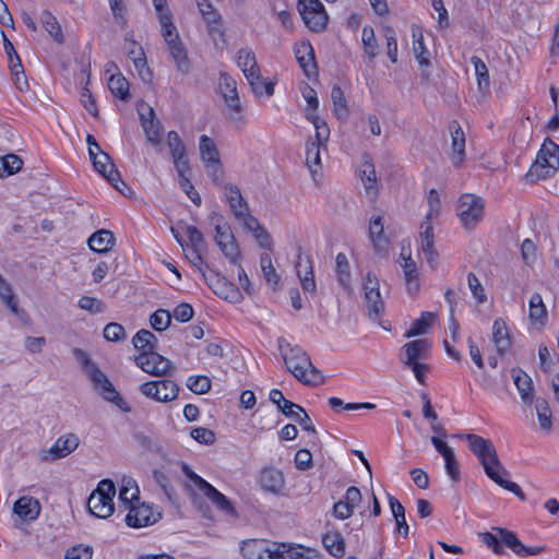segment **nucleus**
<instances>
[{
    "mask_svg": "<svg viewBox=\"0 0 559 559\" xmlns=\"http://www.w3.org/2000/svg\"><path fill=\"white\" fill-rule=\"evenodd\" d=\"M457 438H464L468 441L471 451L477 456L486 475L491 480L503 489L514 493L521 500H525L526 497L521 487L516 483L503 478V476L509 475V472L501 464L491 440L474 433L457 435Z\"/></svg>",
    "mask_w": 559,
    "mask_h": 559,
    "instance_id": "nucleus-1",
    "label": "nucleus"
},
{
    "mask_svg": "<svg viewBox=\"0 0 559 559\" xmlns=\"http://www.w3.org/2000/svg\"><path fill=\"white\" fill-rule=\"evenodd\" d=\"M278 348L287 370L298 381L310 386L324 382L321 371L312 365L310 357L300 346H293L285 338H280Z\"/></svg>",
    "mask_w": 559,
    "mask_h": 559,
    "instance_id": "nucleus-2",
    "label": "nucleus"
},
{
    "mask_svg": "<svg viewBox=\"0 0 559 559\" xmlns=\"http://www.w3.org/2000/svg\"><path fill=\"white\" fill-rule=\"evenodd\" d=\"M492 530L497 532V534L485 532L480 533L479 537L481 542L496 555L504 554V549L501 546L499 539H501L508 548H510L515 555L520 557L537 556L545 550L544 546L527 547L523 545L515 533L507 528L493 527Z\"/></svg>",
    "mask_w": 559,
    "mask_h": 559,
    "instance_id": "nucleus-3",
    "label": "nucleus"
},
{
    "mask_svg": "<svg viewBox=\"0 0 559 559\" xmlns=\"http://www.w3.org/2000/svg\"><path fill=\"white\" fill-rule=\"evenodd\" d=\"M559 169V145L551 139L546 138L537 152L534 163L525 175L527 183H535L538 180L554 176Z\"/></svg>",
    "mask_w": 559,
    "mask_h": 559,
    "instance_id": "nucleus-4",
    "label": "nucleus"
},
{
    "mask_svg": "<svg viewBox=\"0 0 559 559\" xmlns=\"http://www.w3.org/2000/svg\"><path fill=\"white\" fill-rule=\"evenodd\" d=\"M218 91L224 98L228 117L237 128L245 126L243 107L237 91L236 81L227 73H221L218 80Z\"/></svg>",
    "mask_w": 559,
    "mask_h": 559,
    "instance_id": "nucleus-5",
    "label": "nucleus"
},
{
    "mask_svg": "<svg viewBox=\"0 0 559 559\" xmlns=\"http://www.w3.org/2000/svg\"><path fill=\"white\" fill-rule=\"evenodd\" d=\"M115 484L110 479L100 480L97 488L88 498L87 507L90 512L99 519H107L115 511Z\"/></svg>",
    "mask_w": 559,
    "mask_h": 559,
    "instance_id": "nucleus-6",
    "label": "nucleus"
},
{
    "mask_svg": "<svg viewBox=\"0 0 559 559\" xmlns=\"http://www.w3.org/2000/svg\"><path fill=\"white\" fill-rule=\"evenodd\" d=\"M162 26V35L167 44L169 55L176 66V69L187 74L190 71V61L188 58L187 50L179 38L176 26L173 22Z\"/></svg>",
    "mask_w": 559,
    "mask_h": 559,
    "instance_id": "nucleus-7",
    "label": "nucleus"
},
{
    "mask_svg": "<svg viewBox=\"0 0 559 559\" xmlns=\"http://www.w3.org/2000/svg\"><path fill=\"white\" fill-rule=\"evenodd\" d=\"M298 11L312 32H323L326 28L329 16L320 0H299Z\"/></svg>",
    "mask_w": 559,
    "mask_h": 559,
    "instance_id": "nucleus-8",
    "label": "nucleus"
},
{
    "mask_svg": "<svg viewBox=\"0 0 559 559\" xmlns=\"http://www.w3.org/2000/svg\"><path fill=\"white\" fill-rule=\"evenodd\" d=\"M182 472L185 476L193 483V485L205 496L207 497L214 504L217 506L222 511L234 514L235 509L231 506V502L219 492L216 488H214L210 483L203 479L201 476L195 474L187 464H182Z\"/></svg>",
    "mask_w": 559,
    "mask_h": 559,
    "instance_id": "nucleus-9",
    "label": "nucleus"
},
{
    "mask_svg": "<svg viewBox=\"0 0 559 559\" xmlns=\"http://www.w3.org/2000/svg\"><path fill=\"white\" fill-rule=\"evenodd\" d=\"M484 201L475 194H463L457 203V215L467 228L475 227L484 216Z\"/></svg>",
    "mask_w": 559,
    "mask_h": 559,
    "instance_id": "nucleus-10",
    "label": "nucleus"
},
{
    "mask_svg": "<svg viewBox=\"0 0 559 559\" xmlns=\"http://www.w3.org/2000/svg\"><path fill=\"white\" fill-rule=\"evenodd\" d=\"M202 277L209 285V287L218 297L235 304L240 302L242 300V295L239 288L236 287L229 281H227V278L223 276L221 273H217L210 269L207 272H203Z\"/></svg>",
    "mask_w": 559,
    "mask_h": 559,
    "instance_id": "nucleus-11",
    "label": "nucleus"
},
{
    "mask_svg": "<svg viewBox=\"0 0 559 559\" xmlns=\"http://www.w3.org/2000/svg\"><path fill=\"white\" fill-rule=\"evenodd\" d=\"M139 390L144 396L160 403L174 401L179 393L178 384L168 379L144 382Z\"/></svg>",
    "mask_w": 559,
    "mask_h": 559,
    "instance_id": "nucleus-12",
    "label": "nucleus"
},
{
    "mask_svg": "<svg viewBox=\"0 0 559 559\" xmlns=\"http://www.w3.org/2000/svg\"><path fill=\"white\" fill-rule=\"evenodd\" d=\"M134 361L144 372L153 377H164L174 370L173 362L155 352L140 353L135 356Z\"/></svg>",
    "mask_w": 559,
    "mask_h": 559,
    "instance_id": "nucleus-13",
    "label": "nucleus"
},
{
    "mask_svg": "<svg viewBox=\"0 0 559 559\" xmlns=\"http://www.w3.org/2000/svg\"><path fill=\"white\" fill-rule=\"evenodd\" d=\"M215 242L230 263L238 264L241 253L228 223L224 222L215 225Z\"/></svg>",
    "mask_w": 559,
    "mask_h": 559,
    "instance_id": "nucleus-14",
    "label": "nucleus"
},
{
    "mask_svg": "<svg viewBox=\"0 0 559 559\" xmlns=\"http://www.w3.org/2000/svg\"><path fill=\"white\" fill-rule=\"evenodd\" d=\"M138 112L147 141L153 145H159L162 142L163 124L159 120L155 119L154 109L145 102H141L138 104Z\"/></svg>",
    "mask_w": 559,
    "mask_h": 559,
    "instance_id": "nucleus-15",
    "label": "nucleus"
},
{
    "mask_svg": "<svg viewBox=\"0 0 559 559\" xmlns=\"http://www.w3.org/2000/svg\"><path fill=\"white\" fill-rule=\"evenodd\" d=\"M126 516V523L131 527H144L156 523L160 519V513L155 512L153 507L145 503H133L129 508Z\"/></svg>",
    "mask_w": 559,
    "mask_h": 559,
    "instance_id": "nucleus-16",
    "label": "nucleus"
},
{
    "mask_svg": "<svg viewBox=\"0 0 559 559\" xmlns=\"http://www.w3.org/2000/svg\"><path fill=\"white\" fill-rule=\"evenodd\" d=\"M365 299L372 320H379L384 310V302L381 298L378 281L368 273L365 281Z\"/></svg>",
    "mask_w": 559,
    "mask_h": 559,
    "instance_id": "nucleus-17",
    "label": "nucleus"
},
{
    "mask_svg": "<svg viewBox=\"0 0 559 559\" xmlns=\"http://www.w3.org/2000/svg\"><path fill=\"white\" fill-rule=\"evenodd\" d=\"M80 444L79 437L75 433H67L59 437L51 448L45 452V461H55L72 453Z\"/></svg>",
    "mask_w": 559,
    "mask_h": 559,
    "instance_id": "nucleus-18",
    "label": "nucleus"
},
{
    "mask_svg": "<svg viewBox=\"0 0 559 559\" xmlns=\"http://www.w3.org/2000/svg\"><path fill=\"white\" fill-rule=\"evenodd\" d=\"M275 559H323L316 549L296 544H281L275 546Z\"/></svg>",
    "mask_w": 559,
    "mask_h": 559,
    "instance_id": "nucleus-19",
    "label": "nucleus"
},
{
    "mask_svg": "<svg viewBox=\"0 0 559 559\" xmlns=\"http://www.w3.org/2000/svg\"><path fill=\"white\" fill-rule=\"evenodd\" d=\"M259 485L269 493L278 496L285 487V477L282 471L275 467H263L259 473Z\"/></svg>",
    "mask_w": 559,
    "mask_h": 559,
    "instance_id": "nucleus-20",
    "label": "nucleus"
},
{
    "mask_svg": "<svg viewBox=\"0 0 559 559\" xmlns=\"http://www.w3.org/2000/svg\"><path fill=\"white\" fill-rule=\"evenodd\" d=\"M295 56L305 75L309 79L318 75L314 50L309 41H300L295 45Z\"/></svg>",
    "mask_w": 559,
    "mask_h": 559,
    "instance_id": "nucleus-21",
    "label": "nucleus"
},
{
    "mask_svg": "<svg viewBox=\"0 0 559 559\" xmlns=\"http://www.w3.org/2000/svg\"><path fill=\"white\" fill-rule=\"evenodd\" d=\"M431 343L426 338L411 341L403 345L401 361L404 366L419 362V359L427 358Z\"/></svg>",
    "mask_w": 559,
    "mask_h": 559,
    "instance_id": "nucleus-22",
    "label": "nucleus"
},
{
    "mask_svg": "<svg viewBox=\"0 0 559 559\" xmlns=\"http://www.w3.org/2000/svg\"><path fill=\"white\" fill-rule=\"evenodd\" d=\"M245 559H275V547L271 548L264 539H249L240 548Z\"/></svg>",
    "mask_w": 559,
    "mask_h": 559,
    "instance_id": "nucleus-23",
    "label": "nucleus"
},
{
    "mask_svg": "<svg viewBox=\"0 0 559 559\" xmlns=\"http://www.w3.org/2000/svg\"><path fill=\"white\" fill-rule=\"evenodd\" d=\"M452 140L451 162L454 167H460L465 158V134L456 120L449 123Z\"/></svg>",
    "mask_w": 559,
    "mask_h": 559,
    "instance_id": "nucleus-24",
    "label": "nucleus"
},
{
    "mask_svg": "<svg viewBox=\"0 0 559 559\" xmlns=\"http://www.w3.org/2000/svg\"><path fill=\"white\" fill-rule=\"evenodd\" d=\"M400 258L403 260L401 266L403 269L407 290L409 294L414 295L420 287L416 262L412 259L409 249L406 250L402 248Z\"/></svg>",
    "mask_w": 559,
    "mask_h": 559,
    "instance_id": "nucleus-25",
    "label": "nucleus"
},
{
    "mask_svg": "<svg viewBox=\"0 0 559 559\" xmlns=\"http://www.w3.org/2000/svg\"><path fill=\"white\" fill-rule=\"evenodd\" d=\"M167 145L176 167V170H190L189 160L186 156V145L176 131L167 133Z\"/></svg>",
    "mask_w": 559,
    "mask_h": 559,
    "instance_id": "nucleus-26",
    "label": "nucleus"
},
{
    "mask_svg": "<svg viewBox=\"0 0 559 559\" xmlns=\"http://www.w3.org/2000/svg\"><path fill=\"white\" fill-rule=\"evenodd\" d=\"M13 512L22 520H35L40 513V504L37 499L23 496L15 501Z\"/></svg>",
    "mask_w": 559,
    "mask_h": 559,
    "instance_id": "nucleus-27",
    "label": "nucleus"
},
{
    "mask_svg": "<svg viewBox=\"0 0 559 559\" xmlns=\"http://www.w3.org/2000/svg\"><path fill=\"white\" fill-rule=\"evenodd\" d=\"M511 376L523 403L531 405L534 401L533 381L531 377L521 368H513L511 370Z\"/></svg>",
    "mask_w": 559,
    "mask_h": 559,
    "instance_id": "nucleus-28",
    "label": "nucleus"
},
{
    "mask_svg": "<svg viewBox=\"0 0 559 559\" xmlns=\"http://www.w3.org/2000/svg\"><path fill=\"white\" fill-rule=\"evenodd\" d=\"M116 238L112 231L108 229H99L95 231L90 238H88V247L98 253H105L111 250V248L115 246Z\"/></svg>",
    "mask_w": 559,
    "mask_h": 559,
    "instance_id": "nucleus-29",
    "label": "nucleus"
},
{
    "mask_svg": "<svg viewBox=\"0 0 559 559\" xmlns=\"http://www.w3.org/2000/svg\"><path fill=\"white\" fill-rule=\"evenodd\" d=\"M297 275L300 280L304 292L313 293L316 290V282L313 277L312 266L309 257L302 262L301 248H299L298 262L296 263Z\"/></svg>",
    "mask_w": 559,
    "mask_h": 559,
    "instance_id": "nucleus-30",
    "label": "nucleus"
},
{
    "mask_svg": "<svg viewBox=\"0 0 559 559\" xmlns=\"http://www.w3.org/2000/svg\"><path fill=\"white\" fill-rule=\"evenodd\" d=\"M369 237L376 251L386 250L389 239L384 235V224L381 216H373L369 223Z\"/></svg>",
    "mask_w": 559,
    "mask_h": 559,
    "instance_id": "nucleus-31",
    "label": "nucleus"
},
{
    "mask_svg": "<svg viewBox=\"0 0 559 559\" xmlns=\"http://www.w3.org/2000/svg\"><path fill=\"white\" fill-rule=\"evenodd\" d=\"M224 191L235 217L242 216L243 211L248 209V203L245 201L240 189L236 185L225 183Z\"/></svg>",
    "mask_w": 559,
    "mask_h": 559,
    "instance_id": "nucleus-32",
    "label": "nucleus"
},
{
    "mask_svg": "<svg viewBox=\"0 0 559 559\" xmlns=\"http://www.w3.org/2000/svg\"><path fill=\"white\" fill-rule=\"evenodd\" d=\"M492 341L499 354L506 353L511 346L509 331L502 319L493 321Z\"/></svg>",
    "mask_w": 559,
    "mask_h": 559,
    "instance_id": "nucleus-33",
    "label": "nucleus"
},
{
    "mask_svg": "<svg viewBox=\"0 0 559 559\" xmlns=\"http://www.w3.org/2000/svg\"><path fill=\"white\" fill-rule=\"evenodd\" d=\"M199 12L211 31H217L222 25V15L209 0H195Z\"/></svg>",
    "mask_w": 559,
    "mask_h": 559,
    "instance_id": "nucleus-34",
    "label": "nucleus"
},
{
    "mask_svg": "<svg viewBox=\"0 0 559 559\" xmlns=\"http://www.w3.org/2000/svg\"><path fill=\"white\" fill-rule=\"evenodd\" d=\"M140 490L135 480L131 477H123L119 492L120 502L127 508L139 502Z\"/></svg>",
    "mask_w": 559,
    "mask_h": 559,
    "instance_id": "nucleus-35",
    "label": "nucleus"
},
{
    "mask_svg": "<svg viewBox=\"0 0 559 559\" xmlns=\"http://www.w3.org/2000/svg\"><path fill=\"white\" fill-rule=\"evenodd\" d=\"M530 320L532 324L545 325L547 321V310L543 298L538 293H534L528 301Z\"/></svg>",
    "mask_w": 559,
    "mask_h": 559,
    "instance_id": "nucleus-36",
    "label": "nucleus"
},
{
    "mask_svg": "<svg viewBox=\"0 0 559 559\" xmlns=\"http://www.w3.org/2000/svg\"><path fill=\"white\" fill-rule=\"evenodd\" d=\"M133 346L141 353H152L157 348V337L148 330H140L132 338Z\"/></svg>",
    "mask_w": 559,
    "mask_h": 559,
    "instance_id": "nucleus-37",
    "label": "nucleus"
},
{
    "mask_svg": "<svg viewBox=\"0 0 559 559\" xmlns=\"http://www.w3.org/2000/svg\"><path fill=\"white\" fill-rule=\"evenodd\" d=\"M437 314L433 312H421L420 318L415 319L412 323L409 329L405 332V337H413L417 335L425 334L429 326L435 321Z\"/></svg>",
    "mask_w": 559,
    "mask_h": 559,
    "instance_id": "nucleus-38",
    "label": "nucleus"
},
{
    "mask_svg": "<svg viewBox=\"0 0 559 559\" xmlns=\"http://www.w3.org/2000/svg\"><path fill=\"white\" fill-rule=\"evenodd\" d=\"M325 549L335 558H342L345 555V542L337 532L326 533L322 537Z\"/></svg>",
    "mask_w": 559,
    "mask_h": 559,
    "instance_id": "nucleus-39",
    "label": "nucleus"
},
{
    "mask_svg": "<svg viewBox=\"0 0 559 559\" xmlns=\"http://www.w3.org/2000/svg\"><path fill=\"white\" fill-rule=\"evenodd\" d=\"M40 22H41L43 26L45 27V29L48 32V34L51 37H53V39L57 43H59V44L63 43L64 37L62 34L60 24H59L58 20L56 19V16H53L51 14V12L46 11V10L43 11L40 13Z\"/></svg>",
    "mask_w": 559,
    "mask_h": 559,
    "instance_id": "nucleus-40",
    "label": "nucleus"
},
{
    "mask_svg": "<svg viewBox=\"0 0 559 559\" xmlns=\"http://www.w3.org/2000/svg\"><path fill=\"white\" fill-rule=\"evenodd\" d=\"M364 188L368 194L376 195L378 193L377 174L373 164L366 162L359 171Z\"/></svg>",
    "mask_w": 559,
    "mask_h": 559,
    "instance_id": "nucleus-41",
    "label": "nucleus"
},
{
    "mask_svg": "<svg viewBox=\"0 0 559 559\" xmlns=\"http://www.w3.org/2000/svg\"><path fill=\"white\" fill-rule=\"evenodd\" d=\"M325 144L309 139L306 144V164L312 174H316L321 165L320 148Z\"/></svg>",
    "mask_w": 559,
    "mask_h": 559,
    "instance_id": "nucleus-42",
    "label": "nucleus"
},
{
    "mask_svg": "<svg viewBox=\"0 0 559 559\" xmlns=\"http://www.w3.org/2000/svg\"><path fill=\"white\" fill-rule=\"evenodd\" d=\"M108 87L121 100L127 102L130 98L129 82L121 74L111 75L108 80Z\"/></svg>",
    "mask_w": 559,
    "mask_h": 559,
    "instance_id": "nucleus-43",
    "label": "nucleus"
},
{
    "mask_svg": "<svg viewBox=\"0 0 559 559\" xmlns=\"http://www.w3.org/2000/svg\"><path fill=\"white\" fill-rule=\"evenodd\" d=\"M199 148L200 157L204 164L219 159L218 150L214 141L207 135L203 134L200 136Z\"/></svg>",
    "mask_w": 559,
    "mask_h": 559,
    "instance_id": "nucleus-44",
    "label": "nucleus"
},
{
    "mask_svg": "<svg viewBox=\"0 0 559 559\" xmlns=\"http://www.w3.org/2000/svg\"><path fill=\"white\" fill-rule=\"evenodd\" d=\"M535 409L540 428L547 432L550 431L552 423L548 402L543 397H537L535 401Z\"/></svg>",
    "mask_w": 559,
    "mask_h": 559,
    "instance_id": "nucleus-45",
    "label": "nucleus"
},
{
    "mask_svg": "<svg viewBox=\"0 0 559 559\" xmlns=\"http://www.w3.org/2000/svg\"><path fill=\"white\" fill-rule=\"evenodd\" d=\"M413 37H414L413 51H414V55H415L418 63L421 67H428L430 64V60H429L430 52L424 44V37H423L421 32L418 31V34H417V32L413 28Z\"/></svg>",
    "mask_w": 559,
    "mask_h": 559,
    "instance_id": "nucleus-46",
    "label": "nucleus"
},
{
    "mask_svg": "<svg viewBox=\"0 0 559 559\" xmlns=\"http://www.w3.org/2000/svg\"><path fill=\"white\" fill-rule=\"evenodd\" d=\"M23 165V160L16 154H7L0 157V178L17 173Z\"/></svg>",
    "mask_w": 559,
    "mask_h": 559,
    "instance_id": "nucleus-47",
    "label": "nucleus"
},
{
    "mask_svg": "<svg viewBox=\"0 0 559 559\" xmlns=\"http://www.w3.org/2000/svg\"><path fill=\"white\" fill-rule=\"evenodd\" d=\"M336 274L340 284L345 288H350V266L347 257L340 252L336 255Z\"/></svg>",
    "mask_w": 559,
    "mask_h": 559,
    "instance_id": "nucleus-48",
    "label": "nucleus"
},
{
    "mask_svg": "<svg viewBox=\"0 0 559 559\" xmlns=\"http://www.w3.org/2000/svg\"><path fill=\"white\" fill-rule=\"evenodd\" d=\"M471 62L474 66L475 74L477 78L478 88L480 91H486L489 88L490 80L487 66L485 62L477 56H473L471 58Z\"/></svg>",
    "mask_w": 559,
    "mask_h": 559,
    "instance_id": "nucleus-49",
    "label": "nucleus"
},
{
    "mask_svg": "<svg viewBox=\"0 0 559 559\" xmlns=\"http://www.w3.org/2000/svg\"><path fill=\"white\" fill-rule=\"evenodd\" d=\"M186 258L188 261L197 267V270L201 273L203 276V272H207L210 270L209 264L203 260L204 253H206L207 250L201 249V248H194V247H186Z\"/></svg>",
    "mask_w": 559,
    "mask_h": 559,
    "instance_id": "nucleus-50",
    "label": "nucleus"
},
{
    "mask_svg": "<svg viewBox=\"0 0 559 559\" xmlns=\"http://www.w3.org/2000/svg\"><path fill=\"white\" fill-rule=\"evenodd\" d=\"M361 40L365 53L368 55L369 59H373L378 53V44L371 26L365 25L362 27Z\"/></svg>",
    "mask_w": 559,
    "mask_h": 559,
    "instance_id": "nucleus-51",
    "label": "nucleus"
},
{
    "mask_svg": "<svg viewBox=\"0 0 559 559\" xmlns=\"http://www.w3.org/2000/svg\"><path fill=\"white\" fill-rule=\"evenodd\" d=\"M331 99L334 106V112L338 118L348 116L347 102L343 90L338 85H334L331 91Z\"/></svg>",
    "mask_w": 559,
    "mask_h": 559,
    "instance_id": "nucleus-52",
    "label": "nucleus"
},
{
    "mask_svg": "<svg viewBox=\"0 0 559 559\" xmlns=\"http://www.w3.org/2000/svg\"><path fill=\"white\" fill-rule=\"evenodd\" d=\"M170 323L171 314L168 310L165 309H158L150 317V324L157 332L165 331L170 325Z\"/></svg>",
    "mask_w": 559,
    "mask_h": 559,
    "instance_id": "nucleus-53",
    "label": "nucleus"
},
{
    "mask_svg": "<svg viewBox=\"0 0 559 559\" xmlns=\"http://www.w3.org/2000/svg\"><path fill=\"white\" fill-rule=\"evenodd\" d=\"M189 170H177L178 173V176H179V186L180 188L186 192V194L188 195V198L198 206L201 205V197L199 194V192L194 189L192 182L190 181V179L186 176V174L188 173Z\"/></svg>",
    "mask_w": 559,
    "mask_h": 559,
    "instance_id": "nucleus-54",
    "label": "nucleus"
},
{
    "mask_svg": "<svg viewBox=\"0 0 559 559\" xmlns=\"http://www.w3.org/2000/svg\"><path fill=\"white\" fill-rule=\"evenodd\" d=\"M211 379L206 376H191L187 380V386L195 394H205L211 390Z\"/></svg>",
    "mask_w": 559,
    "mask_h": 559,
    "instance_id": "nucleus-55",
    "label": "nucleus"
},
{
    "mask_svg": "<svg viewBox=\"0 0 559 559\" xmlns=\"http://www.w3.org/2000/svg\"><path fill=\"white\" fill-rule=\"evenodd\" d=\"M9 69L11 71L12 80L15 87L21 92L27 91L28 82L24 73V68L22 66L21 59H17V62H15V64H10Z\"/></svg>",
    "mask_w": 559,
    "mask_h": 559,
    "instance_id": "nucleus-56",
    "label": "nucleus"
},
{
    "mask_svg": "<svg viewBox=\"0 0 559 559\" xmlns=\"http://www.w3.org/2000/svg\"><path fill=\"white\" fill-rule=\"evenodd\" d=\"M90 158L93 163L94 169L107 179L109 170H111V165H114L110 156L105 152H100Z\"/></svg>",
    "mask_w": 559,
    "mask_h": 559,
    "instance_id": "nucleus-57",
    "label": "nucleus"
},
{
    "mask_svg": "<svg viewBox=\"0 0 559 559\" xmlns=\"http://www.w3.org/2000/svg\"><path fill=\"white\" fill-rule=\"evenodd\" d=\"M79 307L93 314L102 313L106 309L105 304L100 299L91 296L81 297L79 299Z\"/></svg>",
    "mask_w": 559,
    "mask_h": 559,
    "instance_id": "nucleus-58",
    "label": "nucleus"
},
{
    "mask_svg": "<svg viewBox=\"0 0 559 559\" xmlns=\"http://www.w3.org/2000/svg\"><path fill=\"white\" fill-rule=\"evenodd\" d=\"M104 337L109 342H120L126 340L127 333L120 323L110 322L104 329Z\"/></svg>",
    "mask_w": 559,
    "mask_h": 559,
    "instance_id": "nucleus-59",
    "label": "nucleus"
},
{
    "mask_svg": "<svg viewBox=\"0 0 559 559\" xmlns=\"http://www.w3.org/2000/svg\"><path fill=\"white\" fill-rule=\"evenodd\" d=\"M204 165H205L206 173H207L209 177L212 178L213 182L217 187L224 188V185H225L223 182L224 169H223V164H222L221 159L215 160V162H209V163H205Z\"/></svg>",
    "mask_w": 559,
    "mask_h": 559,
    "instance_id": "nucleus-60",
    "label": "nucleus"
},
{
    "mask_svg": "<svg viewBox=\"0 0 559 559\" xmlns=\"http://www.w3.org/2000/svg\"><path fill=\"white\" fill-rule=\"evenodd\" d=\"M443 459L445 462L447 474L454 483H457L461 479V472L454 451L452 450L448 454L443 455Z\"/></svg>",
    "mask_w": 559,
    "mask_h": 559,
    "instance_id": "nucleus-61",
    "label": "nucleus"
},
{
    "mask_svg": "<svg viewBox=\"0 0 559 559\" xmlns=\"http://www.w3.org/2000/svg\"><path fill=\"white\" fill-rule=\"evenodd\" d=\"M129 58L132 59L135 69L139 71L140 75L143 76V71L145 70L150 74V70L147 68V62L145 58V53L142 47H133L129 50Z\"/></svg>",
    "mask_w": 559,
    "mask_h": 559,
    "instance_id": "nucleus-62",
    "label": "nucleus"
},
{
    "mask_svg": "<svg viewBox=\"0 0 559 559\" xmlns=\"http://www.w3.org/2000/svg\"><path fill=\"white\" fill-rule=\"evenodd\" d=\"M467 283L474 298L480 304L485 302L487 299L485 289L474 273H468Z\"/></svg>",
    "mask_w": 559,
    "mask_h": 559,
    "instance_id": "nucleus-63",
    "label": "nucleus"
},
{
    "mask_svg": "<svg viewBox=\"0 0 559 559\" xmlns=\"http://www.w3.org/2000/svg\"><path fill=\"white\" fill-rule=\"evenodd\" d=\"M93 548L91 546L76 545L66 551L64 559H92Z\"/></svg>",
    "mask_w": 559,
    "mask_h": 559,
    "instance_id": "nucleus-64",
    "label": "nucleus"
}]
</instances>
